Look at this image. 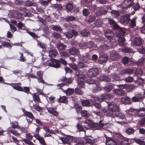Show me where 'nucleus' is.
Masks as SVG:
<instances>
[{
	"instance_id": "393cba45",
	"label": "nucleus",
	"mask_w": 145,
	"mask_h": 145,
	"mask_svg": "<svg viewBox=\"0 0 145 145\" xmlns=\"http://www.w3.org/2000/svg\"><path fill=\"white\" fill-rule=\"evenodd\" d=\"M114 116V117L122 119H123L125 117L124 115L122 112H119V110L118 111L115 112Z\"/></svg>"
},
{
	"instance_id": "79ce46f5",
	"label": "nucleus",
	"mask_w": 145,
	"mask_h": 145,
	"mask_svg": "<svg viewBox=\"0 0 145 145\" xmlns=\"http://www.w3.org/2000/svg\"><path fill=\"white\" fill-rule=\"evenodd\" d=\"M110 12L114 18L117 17L120 15L119 11L117 10H112L110 11Z\"/></svg>"
},
{
	"instance_id": "72a5a7b5",
	"label": "nucleus",
	"mask_w": 145,
	"mask_h": 145,
	"mask_svg": "<svg viewBox=\"0 0 145 145\" xmlns=\"http://www.w3.org/2000/svg\"><path fill=\"white\" fill-rule=\"evenodd\" d=\"M115 37L113 38H112L110 40L109 42L110 44V48L111 47H114L116 46L118 43V42L115 39Z\"/></svg>"
},
{
	"instance_id": "1a4fd4ad",
	"label": "nucleus",
	"mask_w": 145,
	"mask_h": 145,
	"mask_svg": "<svg viewBox=\"0 0 145 145\" xmlns=\"http://www.w3.org/2000/svg\"><path fill=\"white\" fill-rule=\"evenodd\" d=\"M61 82L64 83V84L67 86H69L70 84H71L73 81L72 78H67L66 76H63L60 79Z\"/></svg>"
},
{
	"instance_id": "bf43d9fd",
	"label": "nucleus",
	"mask_w": 145,
	"mask_h": 145,
	"mask_svg": "<svg viewBox=\"0 0 145 145\" xmlns=\"http://www.w3.org/2000/svg\"><path fill=\"white\" fill-rule=\"evenodd\" d=\"M34 124L38 127L35 129V133L34 134V137H35V136H40L39 135V132L40 131L41 128L40 127H38V125H37L36 124Z\"/></svg>"
},
{
	"instance_id": "774afa93",
	"label": "nucleus",
	"mask_w": 145,
	"mask_h": 145,
	"mask_svg": "<svg viewBox=\"0 0 145 145\" xmlns=\"http://www.w3.org/2000/svg\"><path fill=\"white\" fill-rule=\"evenodd\" d=\"M141 40L139 38H136L134 40V43L136 46L140 45L142 44Z\"/></svg>"
},
{
	"instance_id": "052dcab7",
	"label": "nucleus",
	"mask_w": 145,
	"mask_h": 145,
	"mask_svg": "<svg viewBox=\"0 0 145 145\" xmlns=\"http://www.w3.org/2000/svg\"><path fill=\"white\" fill-rule=\"evenodd\" d=\"M93 24H94V26L96 27H99L101 26L102 24V22L101 21V20L100 19H98L95 22V23Z\"/></svg>"
},
{
	"instance_id": "13d9d810",
	"label": "nucleus",
	"mask_w": 145,
	"mask_h": 145,
	"mask_svg": "<svg viewBox=\"0 0 145 145\" xmlns=\"http://www.w3.org/2000/svg\"><path fill=\"white\" fill-rule=\"evenodd\" d=\"M8 129V132L12 133L14 135L17 136L20 135L19 133L15 129Z\"/></svg>"
},
{
	"instance_id": "37998d69",
	"label": "nucleus",
	"mask_w": 145,
	"mask_h": 145,
	"mask_svg": "<svg viewBox=\"0 0 145 145\" xmlns=\"http://www.w3.org/2000/svg\"><path fill=\"white\" fill-rule=\"evenodd\" d=\"M51 28L53 30L58 32H61L62 30L59 25H53Z\"/></svg>"
},
{
	"instance_id": "4c0bfd02",
	"label": "nucleus",
	"mask_w": 145,
	"mask_h": 145,
	"mask_svg": "<svg viewBox=\"0 0 145 145\" xmlns=\"http://www.w3.org/2000/svg\"><path fill=\"white\" fill-rule=\"evenodd\" d=\"M99 80L101 81H105L107 82L111 81V79L105 76H100L99 78Z\"/></svg>"
},
{
	"instance_id": "9b49d317",
	"label": "nucleus",
	"mask_w": 145,
	"mask_h": 145,
	"mask_svg": "<svg viewBox=\"0 0 145 145\" xmlns=\"http://www.w3.org/2000/svg\"><path fill=\"white\" fill-rule=\"evenodd\" d=\"M105 35L106 38L109 40L115 37V34L113 31L110 30L105 31Z\"/></svg>"
},
{
	"instance_id": "412c9836",
	"label": "nucleus",
	"mask_w": 145,
	"mask_h": 145,
	"mask_svg": "<svg viewBox=\"0 0 145 145\" xmlns=\"http://www.w3.org/2000/svg\"><path fill=\"white\" fill-rule=\"evenodd\" d=\"M134 70L133 69H127L122 70L120 72L121 74L123 75L126 74H131L133 73Z\"/></svg>"
},
{
	"instance_id": "c85d7f7f",
	"label": "nucleus",
	"mask_w": 145,
	"mask_h": 145,
	"mask_svg": "<svg viewBox=\"0 0 145 145\" xmlns=\"http://www.w3.org/2000/svg\"><path fill=\"white\" fill-rule=\"evenodd\" d=\"M138 114L140 117L145 116V108H140L138 109Z\"/></svg>"
},
{
	"instance_id": "473e14b6",
	"label": "nucleus",
	"mask_w": 145,
	"mask_h": 145,
	"mask_svg": "<svg viewBox=\"0 0 145 145\" xmlns=\"http://www.w3.org/2000/svg\"><path fill=\"white\" fill-rule=\"evenodd\" d=\"M79 52V50L75 47L71 48L69 50V53L72 55L77 54Z\"/></svg>"
},
{
	"instance_id": "de8ad7c7",
	"label": "nucleus",
	"mask_w": 145,
	"mask_h": 145,
	"mask_svg": "<svg viewBox=\"0 0 145 145\" xmlns=\"http://www.w3.org/2000/svg\"><path fill=\"white\" fill-rule=\"evenodd\" d=\"M114 88L113 84H110L107 85L104 88V90L108 92L110 91Z\"/></svg>"
},
{
	"instance_id": "f3484780",
	"label": "nucleus",
	"mask_w": 145,
	"mask_h": 145,
	"mask_svg": "<svg viewBox=\"0 0 145 145\" xmlns=\"http://www.w3.org/2000/svg\"><path fill=\"white\" fill-rule=\"evenodd\" d=\"M108 107L109 108L112 110L114 112V113L116 111H118L119 109L118 106L116 104L114 103H112L109 104Z\"/></svg>"
},
{
	"instance_id": "680f3d73",
	"label": "nucleus",
	"mask_w": 145,
	"mask_h": 145,
	"mask_svg": "<svg viewBox=\"0 0 145 145\" xmlns=\"http://www.w3.org/2000/svg\"><path fill=\"white\" fill-rule=\"evenodd\" d=\"M121 51L125 53H130L131 52V51L130 48L127 47H124L122 48Z\"/></svg>"
},
{
	"instance_id": "6e6552de",
	"label": "nucleus",
	"mask_w": 145,
	"mask_h": 145,
	"mask_svg": "<svg viewBox=\"0 0 145 145\" xmlns=\"http://www.w3.org/2000/svg\"><path fill=\"white\" fill-rule=\"evenodd\" d=\"M22 111L24 112V115L31 119V120H27V121L29 123H32V120L35 119V117L32 113L30 112L27 111L24 109H23Z\"/></svg>"
},
{
	"instance_id": "0e129e2a",
	"label": "nucleus",
	"mask_w": 145,
	"mask_h": 145,
	"mask_svg": "<svg viewBox=\"0 0 145 145\" xmlns=\"http://www.w3.org/2000/svg\"><path fill=\"white\" fill-rule=\"evenodd\" d=\"M133 8L134 10L135 11L138 10L140 7V6L139 5V4L137 3H133Z\"/></svg>"
},
{
	"instance_id": "c756f323",
	"label": "nucleus",
	"mask_w": 145,
	"mask_h": 145,
	"mask_svg": "<svg viewBox=\"0 0 145 145\" xmlns=\"http://www.w3.org/2000/svg\"><path fill=\"white\" fill-rule=\"evenodd\" d=\"M110 48V46L109 45L104 44L101 45L99 47V49L102 52H104L106 50Z\"/></svg>"
},
{
	"instance_id": "4be33fe9",
	"label": "nucleus",
	"mask_w": 145,
	"mask_h": 145,
	"mask_svg": "<svg viewBox=\"0 0 145 145\" xmlns=\"http://www.w3.org/2000/svg\"><path fill=\"white\" fill-rule=\"evenodd\" d=\"M101 90H102V89L101 87L96 83L94 84V86L92 88V91L93 93L98 92Z\"/></svg>"
},
{
	"instance_id": "2f4dec72",
	"label": "nucleus",
	"mask_w": 145,
	"mask_h": 145,
	"mask_svg": "<svg viewBox=\"0 0 145 145\" xmlns=\"http://www.w3.org/2000/svg\"><path fill=\"white\" fill-rule=\"evenodd\" d=\"M90 32L88 29H84L82 30L80 33L81 35L85 37H87L90 34Z\"/></svg>"
},
{
	"instance_id": "cd10ccee",
	"label": "nucleus",
	"mask_w": 145,
	"mask_h": 145,
	"mask_svg": "<svg viewBox=\"0 0 145 145\" xmlns=\"http://www.w3.org/2000/svg\"><path fill=\"white\" fill-rule=\"evenodd\" d=\"M56 46L59 51H60V52H61V50L63 51L67 47L66 45H64L61 42L57 43L56 45Z\"/></svg>"
},
{
	"instance_id": "603ef678",
	"label": "nucleus",
	"mask_w": 145,
	"mask_h": 145,
	"mask_svg": "<svg viewBox=\"0 0 145 145\" xmlns=\"http://www.w3.org/2000/svg\"><path fill=\"white\" fill-rule=\"evenodd\" d=\"M137 18H135L131 20H130V27L131 28H133L136 25V20L137 19Z\"/></svg>"
},
{
	"instance_id": "bb28decb",
	"label": "nucleus",
	"mask_w": 145,
	"mask_h": 145,
	"mask_svg": "<svg viewBox=\"0 0 145 145\" xmlns=\"http://www.w3.org/2000/svg\"><path fill=\"white\" fill-rule=\"evenodd\" d=\"M119 57V54L115 52H112L110 54V57L113 60L118 59Z\"/></svg>"
},
{
	"instance_id": "338daca9",
	"label": "nucleus",
	"mask_w": 145,
	"mask_h": 145,
	"mask_svg": "<svg viewBox=\"0 0 145 145\" xmlns=\"http://www.w3.org/2000/svg\"><path fill=\"white\" fill-rule=\"evenodd\" d=\"M145 58L144 57H142L137 62V64L138 66H142L144 64V62Z\"/></svg>"
},
{
	"instance_id": "f257e3e1",
	"label": "nucleus",
	"mask_w": 145,
	"mask_h": 145,
	"mask_svg": "<svg viewBox=\"0 0 145 145\" xmlns=\"http://www.w3.org/2000/svg\"><path fill=\"white\" fill-rule=\"evenodd\" d=\"M89 126L92 130H101L103 129L106 130L107 128H110V127L111 125L108 123H105L103 120H100L98 122L90 124Z\"/></svg>"
},
{
	"instance_id": "7c9ffc66",
	"label": "nucleus",
	"mask_w": 145,
	"mask_h": 145,
	"mask_svg": "<svg viewBox=\"0 0 145 145\" xmlns=\"http://www.w3.org/2000/svg\"><path fill=\"white\" fill-rule=\"evenodd\" d=\"M73 9V6L72 3H69L66 5V9L67 12H72Z\"/></svg>"
},
{
	"instance_id": "e2e57ef3",
	"label": "nucleus",
	"mask_w": 145,
	"mask_h": 145,
	"mask_svg": "<svg viewBox=\"0 0 145 145\" xmlns=\"http://www.w3.org/2000/svg\"><path fill=\"white\" fill-rule=\"evenodd\" d=\"M65 138L69 141L70 144L71 142H74L75 137L69 135H67Z\"/></svg>"
},
{
	"instance_id": "9d476101",
	"label": "nucleus",
	"mask_w": 145,
	"mask_h": 145,
	"mask_svg": "<svg viewBox=\"0 0 145 145\" xmlns=\"http://www.w3.org/2000/svg\"><path fill=\"white\" fill-rule=\"evenodd\" d=\"M46 108L48 112L54 116H57L59 114V112L57 111V108L56 107H46Z\"/></svg>"
},
{
	"instance_id": "e433bc0d",
	"label": "nucleus",
	"mask_w": 145,
	"mask_h": 145,
	"mask_svg": "<svg viewBox=\"0 0 145 145\" xmlns=\"http://www.w3.org/2000/svg\"><path fill=\"white\" fill-rule=\"evenodd\" d=\"M129 115L131 116H135L136 114H138V109L130 108L128 113Z\"/></svg>"
},
{
	"instance_id": "a18cd8bd",
	"label": "nucleus",
	"mask_w": 145,
	"mask_h": 145,
	"mask_svg": "<svg viewBox=\"0 0 145 145\" xmlns=\"http://www.w3.org/2000/svg\"><path fill=\"white\" fill-rule=\"evenodd\" d=\"M81 103L83 106L87 107L90 106L91 104L89 101L85 100H82L81 101Z\"/></svg>"
},
{
	"instance_id": "39448f33",
	"label": "nucleus",
	"mask_w": 145,
	"mask_h": 145,
	"mask_svg": "<svg viewBox=\"0 0 145 145\" xmlns=\"http://www.w3.org/2000/svg\"><path fill=\"white\" fill-rule=\"evenodd\" d=\"M130 15L128 14H125L122 16L120 18V23L123 25H126L129 24L130 20Z\"/></svg>"
},
{
	"instance_id": "c03bdc74",
	"label": "nucleus",
	"mask_w": 145,
	"mask_h": 145,
	"mask_svg": "<svg viewBox=\"0 0 145 145\" xmlns=\"http://www.w3.org/2000/svg\"><path fill=\"white\" fill-rule=\"evenodd\" d=\"M74 89L71 88H68L64 92L68 96L72 95L74 93Z\"/></svg>"
},
{
	"instance_id": "f03ea898",
	"label": "nucleus",
	"mask_w": 145,
	"mask_h": 145,
	"mask_svg": "<svg viewBox=\"0 0 145 145\" xmlns=\"http://www.w3.org/2000/svg\"><path fill=\"white\" fill-rule=\"evenodd\" d=\"M50 61H51V62L49 63L48 64L49 66L56 68H59L60 67V62L64 65H66L67 64L66 61L65 60L62 59H61L60 61H59L52 58L50 59Z\"/></svg>"
},
{
	"instance_id": "4468645a",
	"label": "nucleus",
	"mask_w": 145,
	"mask_h": 145,
	"mask_svg": "<svg viewBox=\"0 0 145 145\" xmlns=\"http://www.w3.org/2000/svg\"><path fill=\"white\" fill-rule=\"evenodd\" d=\"M100 96V98H99V99L101 100L100 101H103L107 99H111L113 98L112 95L110 94H102Z\"/></svg>"
},
{
	"instance_id": "f8f14e48",
	"label": "nucleus",
	"mask_w": 145,
	"mask_h": 145,
	"mask_svg": "<svg viewBox=\"0 0 145 145\" xmlns=\"http://www.w3.org/2000/svg\"><path fill=\"white\" fill-rule=\"evenodd\" d=\"M143 98V96L141 93H138L132 98L131 101L135 103L138 102L142 100Z\"/></svg>"
},
{
	"instance_id": "a211bd4d",
	"label": "nucleus",
	"mask_w": 145,
	"mask_h": 145,
	"mask_svg": "<svg viewBox=\"0 0 145 145\" xmlns=\"http://www.w3.org/2000/svg\"><path fill=\"white\" fill-rule=\"evenodd\" d=\"M49 51V56L51 57H55L57 54V50L54 48H50Z\"/></svg>"
},
{
	"instance_id": "5fc2aeb1",
	"label": "nucleus",
	"mask_w": 145,
	"mask_h": 145,
	"mask_svg": "<svg viewBox=\"0 0 145 145\" xmlns=\"http://www.w3.org/2000/svg\"><path fill=\"white\" fill-rule=\"evenodd\" d=\"M67 98L65 96L60 97L58 101L60 103H66L67 102Z\"/></svg>"
},
{
	"instance_id": "c9c22d12",
	"label": "nucleus",
	"mask_w": 145,
	"mask_h": 145,
	"mask_svg": "<svg viewBox=\"0 0 145 145\" xmlns=\"http://www.w3.org/2000/svg\"><path fill=\"white\" fill-rule=\"evenodd\" d=\"M76 74L78 78L84 79L86 77L83 73L81 71L78 70L76 72Z\"/></svg>"
},
{
	"instance_id": "4d7b16f0",
	"label": "nucleus",
	"mask_w": 145,
	"mask_h": 145,
	"mask_svg": "<svg viewBox=\"0 0 145 145\" xmlns=\"http://www.w3.org/2000/svg\"><path fill=\"white\" fill-rule=\"evenodd\" d=\"M119 87L121 89L125 88H129L130 89H133V86L132 85H128V86H127L125 85L121 84L119 85Z\"/></svg>"
},
{
	"instance_id": "aec40b11",
	"label": "nucleus",
	"mask_w": 145,
	"mask_h": 145,
	"mask_svg": "<svg viewBox=\"0 0 145 145\" xmlns=\"http://www.w3.org/2000/svg\"><path fill=\"white\" fill-rule=\"evenodd\" d=\"M116 33L117 37L123 36L125 35V31L123 28L120 27L116 30Z\"/></svg>"
},
{
	"instance_id": "49530a36",
	"label": "nucleus",
	"mask_w": 145,
	"mask_h": 145,
	"mask_svg": "<svg viewBox=\"0 0 145 145\" xmlns=\"http://www.w3.org/2000/svg\"><path fill=\"white\" fill-rule=\"evenodd\" d=\"M16 26L19 29L25 30V25L21 22H19L17 24Z\"/></svg>"
},
{
	"instance_id": "6e6d98bb",
	"label": "nucleus",
	"mask_w": 145,
	"mask_h": 145,
	"mask_svg": "<svg viewBox=\"0 0 145 145\" xmlns=\"http://www.w3.org/2000/svg\"><path fill=\"white\" fill-rule=\"evenodd\" d=\"M81 113L82 116L85 118H87L90 115V114L88 113V111L86 110H84L82 111Z\"/></svg>"
},
{
	"instance_id": "0eeeda50",
	"label": "nucleus",
	"mask_w": 145,
	"mask_h": 145,
	"mask_svg": "<svg viewBox=\"0 0 145 145\" xmlns=\"http://www.w3.org/2000/svg\"><path fill=\"white\" fill-rule=\"evenodd\" d=\"M104 137L106 139V145H117L118 144L117 141H116L114 138L109 137L106 135H105Z\"/></svg>"
},
{
	"instance_id": "69168bd1",
	"label": "nucleus",
	"mask_w": 145,
	"mask_h": 145,
	"mask_svg": "<svg viewBox=\"0 0 145 145\" xmlns=\"http://www.w3.org/2000/svg\"><path fill=\"white\" fill-rule=\"evenodd\" d=\"M129 61V58L127 56H125L123 58L122 61L123 64L125 65L128 63Z\"/></svg>"
},
{
	"instance_id": "423d86ee",
	"label": "nucleus",
	"mask_w": 145,
	"mask_h": 145,
	"mask_svg": "<svg viewBox=\"0 0 145 145\" xmlns=\"http://www.w3.org/2000/svg\"><path fill=\"white\" fill-rule=\"evenodd\" d=\"M99 73V70L97 68H93L89 70L87 74L89 77L92 78L95 77Z\"/></svg>"
},
{
	"instance_id": "b1692460",
	"label": "nucleus",
	"mask_w": 145,
	"mask_h": 145,
	"mask_svg": "<svg viewBox=\"0 0 145 145\" xmlns=\"http://www.w3.org/2000/svg\"><path fill=\"white\" fill-rule=\"evenodd\" d=\"M121 102L124 104H131L132 102L131 98L127 96L123 97L121 99Z\"/></svg>"
},
{
	"instance_id": "20e7f679",
	"label": "nucleus",
	"mask_w": 145,
	"mask_h": 145,
	"mask_svg": "<svg viewBox=\"0 0 145 145\" xmlns=\"http://www.w3.org/2000/svg\"><path fill=\"white\" fill-rule=\"evenodd\" d=\"M100 96L99 97H96L95 96H93L91 99H90L93 105L94 106L95 108L98 109H99L101 107V105L99 103H98L96 102V101H98L99 102H101L103 101H100L101 100L99 98Z\"/></svg>"
},
{
	"instance_id": "2eb2a0df",
	"label": "nucleus",
	"mask_w": 145,
	"mask_h": 145,
	"mask_svg": "<svg viewBox=\"0 0 145 145\" xmlns=\"http://www.w3.org/2000/svg\"><path fill=\"white\" fill-rule=\"evenodd\" d=\"M31 94L32 95L33 99L35 103H37L38 104H39V103H41L39 95L37 93H31Z\"/></svg>"
},
{
	"instance_id": "dca6fc26",
	"label": "nucleus",
	"mask_w": 145,
	"mask_h": 145,
	"mask_svg": "<svg viewBox=\"0 0 145 145\" xmlns=\"http://www.w3.org/2000/svg\"><path fill=\"white\" fill-rule=\"evenodd\" d=\"M75 143L79 144L84 145L86 144L84 138H80L78 137H75L74 138V142Z\"/></svg>"
},
{
	"instance_id": "58836bf2",
	"label": "nucleus",
	"mask_w": 145,
	"mask_h": 145,
	"mask_svg": "<svg viewBox=\"0 0 145 145\" xmlns=\"http://www.w3.org/2000/svg\"><path fill=\"white\" fill-rule=\"evenodd\" d=\"M1 46H3L4 47H7L10 48L12 47L10 43L8 42H6L2 41L1 40L0 41Z\"/></svg>"
},
{
	"instance_id": "a878e982",
	"label": "nucleus",
	"mask_w": 145,
	"mask_h": 145,
	"mask_svg": "<svg viewBox=\"0 0 145 145\" xmlns=\"http://www.w3.org/2000/svg\"><path fill=\"white\" fill-rule=\"evenodd\" d=\"M105 112V114L107 116H111L113 117H114V112L112 110L110 109L108 107V108L104 111Z\"/></svg>"
},
{
	"instance_id": "3c124183",
	"label": "nucleus",
	"mask_w": 145,
	"mask_h": 145,
	"mask_svg": "<svg viewBox=\"0 0 145 145\" xmlns=\"http://www.w3.org/2000/svg\"><path fill=\"white\" fill-rule=\"evenodd\" d=\"M135 130L132 128H128L125 130V132L127 134L130 135L133 134L135 132Z\"/></svg>"
},
{
	"instance_id": "09e8293b",
	"label": "nucleus",
	"mask_w": 145,
	"mask_h": 145,
	"mask_svg": "<svg viewBox=\"0 0 145 145\" xmlns=\"http://www.w3.org/2000/svg\"><path fill=\"white\" fill-rule=\"evenodd\" d=\"M115 92L118 95H124L125 94V91L122 89H118L115 90Z\"/></svg>"
},
{
	"instance_id": "864d4df0",
	"label": "nucleus",
	"mask_w": 145,
	"mask_h": 145,
	"mask_svg": "<svg viewBox=\"0 0 145 145\" xmlns=\"http://www.w3.org/2000/svg\"><path fill=\"white\" fill-rule=\"evenodd\" d=\"M53 8L59 12L61 11L63 9L62 6L61 4H54Z\"/></svg>"
},
{
	"instance_id": "ddd939ff",
	"label": "nucleus",
	"mask_w": 145,
	"mask_h": 145,
	"mask_svg": "<svg viewBox=\"0 0 145 145\" xmlns=\"http://www.w3.org/2000/svg\"><path fill=\"white\" fill-rule=\"evenodd\" d=\"M133 0H124L122 3V7L124 8H129L132 6Z\"/></svg>"
},
{
	"instance_id": "7ed1b4c3",
	"label": "nucleus",
	"mask_w": 145,
	"mask_h": 145,
	"mask_svg": "<svg viewBox=\"0 0 145 145\" xmlns=\"http://www.w3.org/2000/svg\"><path fill=\"white\" fill-rule=\"evenodd\" d=\"M114 138L117 141V143L121 142L123 141H127V139L123 136L121 134L114 132L113 133Z\"/></svg>"
},
{
	"instance_id": "5701e85b",
	"label": "nucleus",
	"mask_w": 145,
	"mask_h": 145,
	"mask_svg": "<svg viewBox=\"0 0 145 145\" xmlns=\"http://www.w3.org/2000/svg\"><path fill=\"white\" fill-rule=\"evenodd\" d=\"M123 36H120L118 37V44L120 46L122 47L124 46L125 44L124 42L125 41V39Z\"/></svg>"
},
{
	"instance_id": "6ab92c4d",
	"label": "nucleus",
	"mask_w": 145,
	"mask_h": 145,
	"mask_svg": "<svg viewBox=\"0 0 145 145\" xmlns=\"http://www.w3.org/2000/svg\"><path fill=\"white\" fill-rule=\"evenodd\" d=\"M12 16L13 17L17 19L21 18L23 16L22 14L20 12L18 11H14L12 13Z\"/></svg>"
},
{
	"instance_id": "f704fd0d",
	"label": "nucleus",
	"mask_w": 145,
	"mask_h": 145,
	"mask_svg": "<svg viewBox=\"0 0 145 145\" xmlns=\"http://www.w3.org/2000/svg\"><path fill=\"white\" fill-rule=\"evenodd\" d=\"M35 137L36 138V139H37L39 141V142H40L41 145H46V143L45 142V141L43 137L40 136H35Z\"/></svg>"
},
{
	"instance_id": "8fccbe9b",
	"label": "nucleus",
	"mask_w": 145,
	"mask_h": 145,
	"mask_svg": "<svg viewBox=\"0 0 145 145\" xmlns=\"http://www.w3.org/2000/svg\"><path fill=\"white\" fill-rule=\"evenodd\" d=\"M10 124L12 128L13 129H19L20 127L18 125V123L17 121H15L14 122L12 121L10 123Z\"/></svg>"
},
{
	"instance_id": "a19ab883",
	"label": "nucleus",
	"mask_w": 145,
	"mask_h": 145,
	"mask_svg": "<svg viewBox=\"0 0 145 145\" xmlns=\"http://www.w3.org/2000/svg\"><path fill=\"white\" fill-rule=\"evenodd\" d=\"M143 73L142 70L140 68H137L135 71V74L138 77L141 76Z\"/></svg>"
},
{
	"instance_id": "ea45409f",
	"label": "nucleus",
	"mask_w": 145,
	"mask_h": 145,
	"mask_svg": "<svg viewBox=\"0 0 145 145\" xmlns=\"http://www.w3.org/2000/svg\"><path fill=\"white\" fill-rule=\"evenodd\" d=\"M76 20V17L72 15L70 16H68L65 18V20L68 22L75 21Z\"/></svg>"
}]
</instances>
